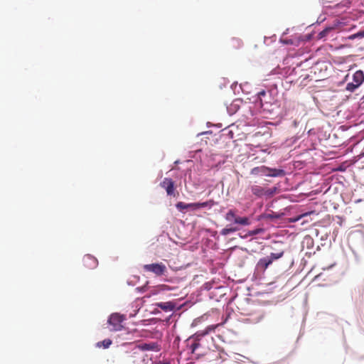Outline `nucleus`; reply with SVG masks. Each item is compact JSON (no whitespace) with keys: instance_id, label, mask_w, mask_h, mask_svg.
Segmentation results:
<instances>
[{"instance_id":"nucleus-2","label":"nucleus","mask_w":364,"mask_h":364,"mask_svg":"<svg viewBox=\"0 0 364 364\" xmlns=\"http://www.w3.org/2000/svg\"><path fill=\"white\" fill-rule=\"evenodd\" d=\"M225 323V322H222L220 323H218L216 325H211L208 326L205 330L198 331L195 335L192 337L194 339L193 343L190 346V349L191 350L192 353H195L196 350L200 347V343L199 342L200 337L204 336L205 335L209 333L211 331H215V329L220 327ZM191 338L189 339L191 340Z\"/></svg>"},{"instance_id":"nucleus-10","label":"nucleus","mask_w":364,"mask_h":364,"mask_svg":"<svg viewBox=\"0 0 364 364\" xmlns=\"http://www.w3.org/2000/svg\"><path fill=\"white\" fill-rule=\"evenodd\" d=\"M269 171V167L265 166H257L251 169L250 174L254 176H268L267 171Z\"/></svg>"},{"instance_id":"nucleus-19","label":"nucleus","mask_w":364,"mask_h":364,"mask_svg":"<svg viewBox=\"0 0 364 364\" xmlns=\"http://www.w3.org/2000/svg\"><path fill=\"white\" fill-rule=\"evenodd\" d=\"M331 31V28H326L318 33V38H323L327 36V34Z\"/></svg>"},{"instance_id":"nucleus-14","label":"nucleus","mask_w":364,"mask_h":364,"mask_svg":"<svg viewBox=\"0 0 364 364\" xmlns=\"http://www.w3.org/2000/svg\"><path fill=\"white\" fill-rule=\"evenodd\" d=\"M268 176L270 177H279L285 175V171L283 169L272 168H269L267 171Z\"/></svg>"},{"instance_id":"nucleus-20","label":"nucleus","mask_w":364,"mask_h":364,"mask_svg":"<svg viewBox=\"0 0 364 364\" xmlns=\"http://www.w3.org/2000/svg\"><path fill=\"white\" fill-rule=\"evenodd\" d=\"M109 318H111V319H113V318H124V316L122 315H120L119 314H117V313H114V314H112Z\"/></svg>"},{"instance_id":"nucleus-7","label":"nucleus","mask_w":364,"mask_h":364,"mask_svg":"<svg viewBox=\"0 0 364 364\" xmlns=\"http://www.w3.org/2000/svg\"><path fill=\"white\" fill-rule=\"evenodd\" d=\"M123 321L124 320H107L105 328L111 332L125 331H127V328L125 325L122 323Z\"/></svg>"},{"instance_id":"nucleus-13","label":"nucleus","mask_w":364,"mask_h":364,"mask_svg":"<svg viewBox=\"0 0 364 364\" xmlns=\"http://www.w3.org/2000/svg\"><path fill=\"white\" fill-rule=\"evenodd\" d=\"M156 305L158 307L166 312L173 311L176 309V304L172 301L160 302Z\"/></svg>"},{"instance_id":"nucleus-9","label":"nucleus","mask_w":364,"mask_h":364,"mask_svg":"<svg viewBox=\"0 0 364 364\" xmlns=\"http://www.w3.org/2000/svg\"><path fill=\"white\" fill-rule=\"evenodd\" d=\"M160 186L164 188L168 196H173L175 191L174 182L170 178H165L160 183Z\"/></svg>"},{"instance_id":"nucleus-1","label":"nucleus","mask_w":364,"mask_h":364,"mask_svg":"<svg viewBox=\"0 0 364 364\" xmlns=\"http://www.w3.org/2000/svg\"><path fill=\"white\" fill-rule=\"evenodd\" d=\"M225 219L234 225V226H247L250 224V220L247 217H240L237 215V210L230 209L225 215Z\"/></svg>"},{"instance_id":"nucleus-12","label":"nucleus","mask_w":364,"mask_h":364,"mask_svg":"<svg viewBox=\"0 0 364 364\" xmlns=\"http://www.w3.org/2000/svg\"><path fill=\"white\" fill-rule=\"evenodd\" d=\"M142 350L159 351L160 347L156 343H142L139 346Z\"/></svg>"},{"instance_id":"nucleus-4","label":"nucleus","mask_w":364,"mask_h":364,"mask_svg":"<svg viewBox=\"0 0 364 364\" xmlns=\"http://www.w3.org/2000/svg\"><path fill=\"white\" fill-rule=\"evenodd\" d=\"M250 189L252 194L257 198H262L264 196L271 198L275 194L277 191V188L275 187L266 189L259 185H252L251 186Z\"/></svg>"},{"instance_id":"nucleus-3","label":"nucleus","mask_w":364,"mask_h":364,"mask_svg":"<svg viewBox=\"0 0 364 364\" xmlns=\"http://www.w3.org/2000/svg\"><path fill=\"white\" fill-rule=\"evenodd\" d=\"M214 205L213 200H209L203 203H185L183 202H178L176 207L179 210H183L185 209L191 208L193 210H196L200 208L206 207L211 208Z\"/></svg>"},{"instance_id":"nucleus-17","label":"nucleus","mask_w":364,"mask_h":364,"mask_svg":"<svg viewBox=\"0 0 364 364\" xmlns=\"http://www.w3.org/2000/svg\"><path fill=\"white\" fill-rule=\"evenodd\" d=\"M364 38V30L360 31L356 33L350 35L347 37L348 40H354L355 38Z\"/></svg>"},{"instance_id":"nucleus-15","label":"nucleus","mask_w":364,"mask_h":364,"mask_svg":"<svg viewBox=\"0 0 364 364\" xmlns=\"http://www.w3.org/2000/svg\"><path fill=\"white\" fill-rule=\"evenodd\" d=\"M239 230V228L237 226H230V227H226L225 228H223L221 232H220V234L222 235H229L230 233H232V232H237Z\"/></svg>"},{"instance_id":"nucleus-21","label":"nucleus","mask_w":364,"mask_h":364,"mask_svg":"<svg viewBox=\"0 0 364 364\" xmlns=\"http://www.w3.org/2000/svg\"><path fill=\"white\" fill-rule=\"evenodd\" d=\"M264 95H266V92L264 90H262L259 92H258V98L259 99V104H260L261 107L263 106V103H262L261 97L264 96Z\"/></svg>"},{"instance_id":"nucleus-18","label":"nucleus","mask_w":364,"mask_h":364,"mask_svg":"<svg viewBox=\"0 0 364 364\" xmlns=\"http://www.w3.org/2000/svg\"><path fill=\"white\" fill-rule=\"evenodd\" d=\"M284 255V251L277 252V253H271L268 257L269 259H272V262L275 259H278L281 258Z\"/></svg>"},{"instance_id":"nucleus-8","label":"nucleus","mask_w":364,"mask_h":364,"mask_svg":"<svg viewBox=\"0 0 364 364\" xmlns=\"http://www.w3.org/2000/svg\"><path fill=\"white\" fill-rule=\"evenodd\" d=\"M82 264L87 269H93L98 265L97 259L91 255H85L82 258Z\"/></svg>"},{"instance_id":"nucleus-5","label":"nucleus","mask_w":364,"mask_h":364,"mask_svg":"<svg viewBox=\"0 0 364 364\" xmlns=\"http://www.w3.org/2000/svg\"><path fill=\"white\" fill-rule=\"evenodd\" d=\"M364 82V73L362 70H357L353 75V82L346 85V90L354 92Z\"/></svg>"},{"instance_id":"nucleus-16","label":"nucleus","mask_w":364,"mask_h":364,"mask_svg":"<svg viewBox=\"0 0 364 364\" xmlns=\"http://www.w3.org/2000/svg\"><path fill=\"white\" fill-rule=\"evenodd\" d=\"M112 343V340H110L109 338H107V339L103 340L102 341L97 342L96 343V346L97 348L102 347L103 348H108L111 346Z\"/></svg>"},{"instance_id":"nucleus-6","label":"nucleus","mask_w":364,"mask_h":364,"mask_svg":"<svg viewBox=\"0 0 364 364\" xmlns=\"http://www.w3.org/2000/svg\"><path fill=\"white\" fill-rule=\"evenodd\" d=\"M143 269L145 272L154 273L156 276H162L166 272V267L163 263H153L144 264Z\"/></svg>"},{"instance_id":"nucleus-11","label":"nucleus","mask_w":364,"mask_h":364,"mask_svg":"<svg viewBox=\"0 0 364 364\" xmlns=\"http://www.w3.org/2000/svg\"><path fill=\"white\" fill-rule=\"evenodd\" d=\"M272 263V259H269L268 257H263L258 261L257 267L259 269L264 271Z\"/></svg>"}]
</instances>
